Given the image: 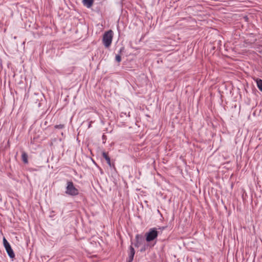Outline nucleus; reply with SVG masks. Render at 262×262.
Instances as JSON below:
<instances>
[{"mask_svg":"<svg viewBox=\"0 0 262 262\" xmlns=\"http://www.w3.org/2000/svg\"><path fill=\"white\" fill-rule=\"evenodd\" d=\"M165 227H160L159 228V229L161 230H163L164 229H165Z\"/></svg>","mask_w":262,"mask_h":262,"instance_id":"15","label":"nucleus"},{"mask_svg":"<svg viewBox=\"0 0 262 262\" xmlns=\"http://www.w3.org/2000/svg\"><path fill=\"white\" fill-rule=\"evenodd\" d=\"M115 59L118 62H120L121 60V56L119 54L116 55Z\"/></svg>","mask_w":262,"mask_h":262,"instance_id":"12","label":"nucleus"},{"mask_svg":"<svg viewBox=\"0 0 262 262\" xmlns=\"http://www.w3.org/2000/svg\"><path fill=\"white\" fill-rule=\"evenodd\" d=\"M129 250L128 257L126 259V262H132L134 259L135 251L132 245L129 246Z\"/></svg>","mask_w":262,"mask_h":262,"instance_id":"6","label":"nucleus"},{"mask_svg":"<svg viewBox=\"0 0 262 262\" xmlns=\"http://www.w3.org/2000/svg\"><path fill=\"white\" fill-rule=\"evenodd\" d=\"M65 193L72 196L78 195L79 193L78 189L75 187L73 182L70 180L67 182Z\"/></svg>","mask_w":262,"mask_h":262,"instance_id":"1","label":"nucleus"},{"mask_svg":"<svg viewBox=\"0 0 262 262\" xmlns=\"http://www.w3.org/2000/svg\"><path fill=\"white\" fill-rule=\"evenodd\" d=\"M3 244L9 257L11 258H14L15 257V254L13 250H12L10 244L5 238V237L3 238Z\"/></svg>","mask_w":262,"mask_h":262,"instance_id":"4","label":"nucleus"},{"mask_svg":"<svg viewBox=\"0 0 262 262\" xmlns=\"http://www.w3.org/2000/svg\"><path fill=\"white\" fill-rule=\"evenodd\" d=\"M157 241H155V243L153 244H151V243H147L146 244H144L143 246L141 247V248L140 249V251L141 252H144L148 249H150L152 248L156 244Z\"/></svg>","mask_w":262,"mask_h":262,"instance_id":"8","label":"nucleus"},{"mask_svg":"<svg viewBox=\"0 0 262 262\" xmlns=\"http://www.w3.org/2000/svg\"><path fill=\"white\" fill-rule=\"evenodd\" d=\"M64 127V124H59V125H55L54 127L55 128H57V129H62L63 128V127Z\"/></svg>","mask_w":262,"mask_h":262,"instance_id":"13","label":"nucleus"},{"mask_svg":"<svg viewBox=\"0 0 262 262\" xmlns=\"http://www.w3.org/2000/svg\"><path fill=\"white\" fill-rule=\"evenodd\" d=\"M30 169L31 171H36L37 170L36 169H34V168H31Z\"/></svg>","mask_w":262,"mask_h":262,"instance_id":"17","label":"nucleus"},{"mask_svg":"<svg viewBox=\"0 0 262 262\" xmlns=\"http://www.w3.org/2000/svg\"><path fill=\"white\" fill-rule=\"evenodd\" d=\"M159 232L156 228H152L149 229L145 234V240L147 243H150L151 242L156 241L158 236Z\"/></svg>","mask_w":262,"mask_h":262,"instance_id":"2","label":"nucleus"},{"mask_svg":"<svg viewBox=\"0 0 262 262\" xmlns=\"http://www.w3.org/2000/svg\"><path fill=\"white\" fill-rule=\"evenodd\" d=\"M92 123V121L89 122V125H88L89 128L91 127Z\"/></svg>","mask_w":262,"mask_h":262,"instance_id":"16","label":"nucleus"},{"mask_svg":"<svg viewBox=\"0 0 262 262\" xmlns=\"http://www.w3.org/2000/svg\"><path fill=\"white\" fill-rule=\"evenodd\" d=\"M113 37V32L112 30H110L104 33L102 38V42L105 48H108L111 46Z\"/></svg>","mask_w":262,"mask_h":262,"instance_id":"3","label":"nucleus"},{"mask_svg":"<svg viewBox=\"0 0 262 262\" xmlns=\"http://www.w3.org/2000/svg\"><path fill=\"white\" fill-rule=\"evenodd\" d=\"M135 239L136 243L134 244V246L137 248H138L140 245H141L144 241V238L143 236L139 234L136 235Z\"/></svg>","mask_w":262,"mask_h":262,"instance_id":"5","label":"nucleus"},{"mask_svg":"<svg viewBox=\"0 0 262 262\" xmlns=\"http://www.w3.org/2000/svg\"><path fill=\"white\" fill-rule=\"evenodd\" d=\"M94 0H82L83 5L88 8H90L94 3Z\"/></svg>","mask_w":262,"mask_h":262,"instance_id":"9","label":"nucleus"},{"mask_svg":"<svg viewBox=\"0 0 262 262\" xmlns=\"http://www.w3.org/2000/svg\"><path fill=\"white\" fill-rule=\"evenodd\" d=\"M102 156L105 159L107 164L109 165V166L111 168H115L114 163H111V159H110L107 152L103 151L102 152Z\"/></svg>","mask_w":262,"mask_h":262,"instance_id":"7","label":"nucleus"},{"mask_svg":"<svg viewBox=\"0 0 262 262\" xmlns=\"http://www.w3.org/2000/svg\"><path fill=\"white\" fill-rule=\"evenodd\" d=\"M21 159L25 164H27L28 163V155L25 151L22 152Z\"/></svg>","mask_w":262,"mask_h":262,"instance_id":"10","label":"nucleus"},{"mask_svg":"<svg viewBox=\"0 0 262 262\" xmlns=\"http://www.w3.org/2000/svg\"><path fill=\"white\" fill-rule=\"evenodd\" d=\"M257 86L258 89L262 92V80L260 78H256L255 79Z\"/></svg>","mask_w":262,"mask_h":262,"instance_id":"11","label":"nucleus"},{"mask_svg":"<svg viewBox=\"0 0 262 262\" xmlns=\"http://www.w3.org/2000/svg\"><path fill=\"white\" fill-rule=\"evenodd\" d=\"M124 50V47H121L120 49V51H119V53H121V52H123Z\"/></svg>","mask_w":262,"mask_h":262,"instance_id":"14","label":"nucleus"}]
</instances>
